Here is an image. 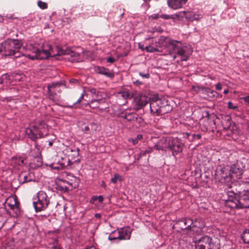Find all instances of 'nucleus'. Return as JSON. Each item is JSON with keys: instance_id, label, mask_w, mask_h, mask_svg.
<instances>
[{"instance_id": "obj_38", "label": "nucleus", "mask_w": 249, "mask_h": 249, "mask_svg": "<svg viewBox=\"0 0 249 249\" xmlns=\"http://www.w3.org/2000/svg\"><path fill=\"white\" fill-rule=\"evenodd\" d=\"M127 49L122 54H121L120 56L123 57L127 55L129 52V46L128 45H126Z\"/></svg>"}, {"instance_id": "obj_18", "label": "nucleus", "mask_w": 249, "mask_h": 249, "mask_svg": "<svg viewBox=\"0 0 249 249\" xmlns=\"http://www.w3.org/2000/svg\"><path fill=\"white\" fill-rule=\"evenodd\" d=\"M245 166L243 165L242 163L240 161H237L236 164L234 165V175H235L237 178L239 179L243 174Z\"/></svg>"}, {"instance_id": "obj_55", "label": "nucleus", "mask_w": 249, "mask_h": 249, "mask_svg": "<svg viewBox=\"0 0 249 249\" xmlns=\"http://www.w3.org/2000/svg\"><path fill=\"white\" fill-rule=\"evenodd\" d=\"M228 92V90H225L224 91V93L225 94H226V93H227Z\"/></svg>"}, {"instance_id": "obj_39", "label": "nucleus", "mask_w": 249, "mask_h": 249, "mask_svg": "<svg viewBox=\"0 0 249 249\" xmlns=\"http://www.w3.org/2000/svg\"><path fill=\"white\" fill-rule=\"evenodd\" d=\"M98 196H93L91 199L90 200V203L91 204H94L95 202L97 200Z\"/></svg>"}, {"instance_id": "obj_31", "label": "nucleus", "mask_w": 249, "mask_h": 249, "mask_svg": "<svg viewBox=\"0 0 249 249\" xmlns=\"http://www.w3.org/2000/svg\"><path fill=\"white\" fill-rule=\"evenodd\" d=\"M99 102H97V101L95 99H93L89 103H88V104H89L90 107L95 108L98 107V105L99 104Z\"/></svg>"}, {"instance_id": "obj_37", "label": "nucleus", "mask_w": 249, "mask_h": 249, "mask_svg": "<svg viewBox=\"0 0 249 249\" xmlns=\"http://www.w3.org/2000/svg\"><path fill=\"white\" fill-rule=\"evenodd\" d=\"M242 184L244 185L245 192L249 193V182H243Z\"/></svg>"}, {"instance_id": "obj_34", "label": "nucleus", "mask_w": 249, "mask_h": 249, "mask_svg": "<svg viewBox=\"0 0 249 249\" xmlns=\"http://www.w3.org/2000/svg\"><path fill=\"white\" fill-rule=\"evenodd\" d=\"M118 180H121V177L118 174H115L114 177L111 179V181L113 183H116Z\"/></svg>"}, {"instance_id": "obj_43", "label": "nucleus", "mask_w": 249, "mask_h": 249, "mask_svg": "<svg viewBox=\"0 0 249 249\" xmlns=\"http://www.w3.org/2000/svg\"><path fill=\"white\" fill-rule=\"evenodd\" d=\"M215 87L217 90H220L222 89V85L219 83L216 85Z\"/></svg>"}, {"instance_id": "obj_13", "label": "nucleus", "mask_w": 249, "mask_h": 249, "mask_svg": "<svg viewBox=\"0 0 249 249\" xmlns=\"http://www.w3.org/2000/svg\"><path fill=\"white\" fill-rule=\"evenodd\" d=\"M5 204L11 209L15 210L16 213L19 211L18 203L15 197L11 196L8 197L5 201Z\"/></svg>"}, {"instance_id": "obj_45", "label": "nucleus", "mask_w": 249, "mask_h": 249, "mask_svg": "<svg viewBox=\"0 0 249 249\" xmlns=\"http://www.w3.org/2000/svg\"><path fill=\"white\" fill-rule=\"evenodd\" d=\"M159 17L158 14H153L152 15H151L149 18H152V19H157Z\"/></svg>"}, {"instance_id": "obj_14", "label": "nucleus", "mask_w": 249, "mask_h": 249, "mask_svg": "<svg viewBox=\"0 0 249 249\" xmlns=\"http://www.w3.org/2000/svg\"><path fill=\"white\" fill-rule=\"evenodd\" d=\"M64 152L65 154L68 156L67 159H69L71 161H72V163L76 161V160L72 161L73 160L78 157L79 155V150L78 149L74 148L72 149L70 147H67Z\"/></svg>"}, {"instance_id": "obj_61", "label": "nucleus", "mask_w": 249, "mask_h": 249, "mask_svg": "<svg viewBox=\"0 0 249 249\" xmlns=\"http://www.w3.org/2000/svg\"><path fill=\"white\" fill-rule=\"evenodd\" d=\"M72 107V106H69V107Z\"/></svg>"}, {"instance_id": "obj_33", "label": "nucleus", "mask_w": 249, "mask_h": 249, "mask_svg": "<svg viewBox=\"0 0 249 249\" xmlns=\"http://www.w3.org/2000/svg\"><path fill=\"white\" fill-rule=\"evenodd\" d=\"M35 152V154H34L33 152H32V155L34 157H38L40 155V151L39 149L36 145L35 149L33 150Z\"/></svg>"}, {"instance_id": "obj_29", "label": "nucleus", "mask_w": 249, "mask_h": 249, "mask_svg": "<svg viewBox=\"0 0 249 249\" xmlns=\"http://www.w3.org/2000/svg\"><path fill=\"white\" fill-rule=\"evenodd\" d=\"M12 160L16 164L19 166L24 164V160L21 157L14 158Z\"/></svg>"}, {"instance_id": "obj_54", "label": "nucleus", "mask_w": 249, "mask_h": 249, "mask_svg": "<svg viewBox=\"0 0 249 249\" xmlns=\"http://www.w3.org/2000/svg\"><path fill=\"white\" fill-rule=\"evenodd\" d=\"M3 83V81L2 80V78H0V84Z\"/></svg>"}, {"instance_id": "obj_58", "label": "nucleus", "mask_w": 249, "mask_h": 249, "mask_svg": "<svg viewBox=\"0 0 249 249\" xmlns=\"http://www.w3.org/2000/svg\"><path fill=\"white\" fill-rule=\"evenodd\" d=\"M144 0V1L147 2V1H150V0Z\"/></svg>"}, {"instance_id": "obj_20", "label": "nucleus", "mask_w": 249, "mask_h": 249, "mask_svg": "<svg viewBox=\"0 0 249 249\" xmlns=\"http://www.w3.org/2000/svg\"><path fill=\"white\" fill-rule=\"evenodd\" d=\"M178 223L182 229H187L189 227L190 228V229H191L193 220L191 219L185 218L179 220Z\"/></svg>"}, {"instance_id": "obj_57", "label": "nucleus", "mask_w": 249, "mask_h": 249, "mask_svg": "<svg viewBox=\"0 0 249 249\" xmlns=\"http://www.w3.org/2000/svg\"><path fill=\"white\" fill-rule=\"evenodd\" d=\"M96 217H99V216H100V215H99V214H97L96 215Z\"/></svg>"}, {"instance_id": "obj_23", "label": "nucleus", "mask_w": 249, "mask_h": 249, "mask_svg": "<svg viewBox=\"0 0 249 249\" xmlns=\"http://www.w3.org/2000/svg\"><path fill=\"white\" fill-rule=\"evenodd\" d=\"M60 86V84L58 82L53 83L52 85L48 86V93L50 95L53 96L54 92L57 90V89Z\"/></svg>"}, {"instance_id": "obj_4", "label": "nucleus", "mask_w": 249, "mask_h": 249, "mask_svg": "<svg viewBox=\"0 0 249 249\" xmlns=\"http://www.w3.org/2000/svg\"><path fill=\"white\" fill-rule=\"evenodd\" d=\"M48 130L49 126L43 121H40L31 125L25 132L31 140H36L47 136Z\"/></svg>"}, {"instance_id": "obj_40", "label": "nucleus", "mask_w": 249, "mask_h": 249, "mask_svg": "<svg viewBox=\"0 0 249 249\" xmlns=\"http://www.w3.org/2000/svg\"><path fill=\"white\" fill-rule=\"evenodd\" d=\"M152 148H149L147 150H145V151H142V152H141L140 154H141V155H145V154L146 153H150V152H152Z\"/></svg>"}, {"instance_id": "obj_42", "label": "nucleus", "mask_w": 249, "mask_h": 249, "mask_svg": "<svg viewBox=\"0 0 249 249\" xmlns=\"http://www.w3.org/2000/svg\"><path fill=\"white\" fill-rule=\"evenodd\" d=\"M115 61V59L112 57H109L107 59V62L110 63H113Z\"/></svg>"}, {"instance_id": "obj_50", "label": "nucleus", "mask_w": 249, "mask_h": 249, "mask_svg": "<svg viewBox=\"0 0 249 249\" xmlns=\"http://www.w3.org/2000/svg\"><path fill=\"white\" fill-rule=\"evenodd\" d=\"M85 249H96V248L93 246H90L86 248Z\"/></svg>"}, {"instance_id": "obj_19", "label": "nucleus", "mask_w": 249, "mask_h": 249, "mask_svg": "<svg viewBox=\"0 0 249 249\" xmlns=\"http://www.w3.org/2000/svg\"><path fill=\"white\" fill-rule=\"evenodd\" d=\"M158 102H160V101H152L150 103V110L151 112L157 115H159L161 113V108L159 106Z\"/></svg>"}, {"instance_id": "obj_49", "label": "nucleus", "mask_w": 249, "mask_h": 249, "mask_svg": "<svg viewBox=\"0 0 249 249\" xmlns=\"http://www.w3.org/2000/svg\"><path fill=\"white\" fill-rule=\"evenodd\" d=\"M89 128L88 126H85L83 130L85 132H87L89 130Z\"/></svg>"}, {"instance_id": "obj_60", "label": "nucleus", "mask_w": 249, "mask_h": 249, "mask_svg": "<svg viewBox=\"0 0 249 249\" xmlns=\"http://www.w3.org/2000/svg\"><path fill=\"white\" fill-rule=\"evenodd\" d=\"M234 109H235L236 108V107L235 106H234Z\"/></svg>"}, {"instance_id": "obj_6", "label": "nucleus", "mask_w": 249, "mask_h": 249, "mask_svg": "<svg viewBox=\"0 0 249 249\" xmlns=\"http://www.w3.org/2000/svg\"><path fill=\"white\" fill-rule=\"evenodd\" d=\"M234 199H236L238 204L237 207L241 208H249V193L239 191L238 193H234Z\"/></svg>"}, {"instance_id": "obj_44", "label": "nucleus", "mask_w": 249, "mask_h": 249, "mask_svg": "<svg viewBox=\"0 0 249 249\" xmlns=\"http://www.w3.org/2000/svg\"><path fill=\"white\" fill-rule=\"evenodd\" d=\"M84 94H82L81 96L80 97V98H79V99L75 102L73 104V105H75L76 104H77V103H80L81 100L84 98Z\"/></svg>"}, {"instance_id": "obj_41", "label": "nucleus", "mask_w": 249, "mask_h": 249, "mask_svg": "<svg viewBox=\"0 0 249 249\" xmlns=\"http://www.w3.org/2000/svg\"><path fill=\"white\" fill-rule=\"evenodd\" d=\"M140 75L142 77H143V78H149V76H150V74L149 73H142V72H140Z\"/></svg>"}, {"instance_id": "obj_2", "label": "nucleus", "mask_w": 249, "mask_h": 249, "mask_svg": "<svg viewBox=\"0 0 249 249\" xmlns=\"http://www.w3.org/2000/svg\"><path fill=\"white\" fill-rule=\"evenodd\" d=\"M36 44H39L34 43L28 45L27 46V52L24 53L23 52L24 48L22 47L21 43L19 40L8 39L1 44L0 53H1V58L10 56H14L15 58H18L23 55L30 59L34 60L28 56V54H33L29 48L30 45Z\"/></svg>"}, {"instance_id": "obj_3", "label": "nucleus", "mask_w": 249, "mask_h": 249, "mask_svg": "<svg viewBox=\"0 0 249 249\" xmlns=\"http://www.w3.org/2000/svg\"><path fill=\"white\" fill-rule=\"evenodd\" d=\"M159 43L162 45V48H168L169 53L173 55L174 59L178 55L181 60H187L189 56L186 52L187 47L183 46L180 41L168 37H161L159 40Z\"/></svg>"}, {"instance_id": "obj_46", "label": "nucleus", "mask_w": 249, "mask_h": 249, "mask_svg": "<svg viewBox=\"0 0 249 249\" xmlns=\"http://www.w3.org/2000/svg\"><path fill=\"white\" fill-rule=\"evenodd\" d=\"M241 99H244L245 102L249 104V96L241 98Z\"/></svg>"}, {"instance_id": "obj_24", "label": "nucleus", "mask_w": 249, "mask_h": 249, "mask_svg": "<svg viewBox=\"0 0 249 249\" xmlns=\"http://www.w3.org/2000/svg\"><path fill=\"white\" fill-rule=\"evenodd\" d=\"M92 93L96 95V98L95 99L97 102H100L103 99H104L107 96L106 93L101 91H96L95 89H92L91 90Z\"/></svg>"}, {"instance_id": "obj_47", "label": "nucleus", "mask_w": 249, "mask_h": 249, "mask_svg": "<svg viewBox=\"0 0 249 249\" xmlns=\"http://www.w3.org/2000/svg\"><path fill=\"white\" fill-rule=\"evenodd\" d=\"M139 48L142 51L145 50V47H144V45L142 44L141 43H139Z\"/></svg>"}, {"instance_id": "obj_7", "label": "nucleus", "mask_w": 249, "mask_h": 249, "mask_svg": "<svg viewBox=\"0 0 249 249\" xmlns=\"http://www.w3.org/2000/svg\"><path fill=\"white\" fill-rule=\"evenodd\" d=\"M72 164L69 159L57 156L50 166L53 169H61Z\"/></svg>"}, {"instance_id": "obj_8", "label": "nucleus", "mask_w": 249, "mask_h": 249, "mask_svg": "<svg viewBox=\"0 0 249 249\" xmlns=\"http://www.w3.org/2000/svg\"><path fill=\"white\" fill-rule=\"evenodd\" d=\"M177 17L182 18L185 17L186 18L190 21L198 20L202 18V15L200 14L197 11H182L176 14Z\"/></svg>"}, {"instance_id": "obj_17", "label": "nucleus", "mask_w": 249, "mask_h": 249, "mask_svg": "<svg viewBox=\"0 0 249 249\" xmlns=\"http://www.w3.org/2000/svg\"><path fill=\"white\" fill-rule=\"evenodd\" d=\"M120 233V240H128L130 238L132 230L130 228L124 227L119 229Z\"/></svg>"}, {"instance_id": "obj_16", "label": "nucleus", "mask_w": 249, "mask_h": 249, "mask_svg": "<svg viewBox=\"0 0 249 249\" xmlns=\"http://www.w3.org/2000/svg\"><path fill=\"white\" fill-rule=\"evenodd\" d=\"M187 1V0H168L167 3L170 8L176 10L182 7Z\"/></svg>"}, {"instance_id": "obj_21", "label": "nucleus", "mask_w": 249, "mask_h": 249, "mask_svg": "<svg viewBox=\"0 0 249 249\" xmlns=\"http://www.w3.org/2000/svg\"><path fill=\"white\" fill-rule=\"evenodd\" d=\"M95 71L97 73L104 74L108 77H112L114 76L113 73L104 67H98L96 68Z\"/></svg>"}, {"instance_id": "obj_36", "label": "nucleus", "mask_w": 249, "mask_h": 249, "mask_svg": "<svg viewBox=\"0 0 249 249\" xmlns=\"http://www.w3.org/2000/svg\"><path fill=\"white\" fill-rule=\"evenodd\" d=\"M50 248L51 249H61L58 246L56 241H55L53 244H50Z\"/></svg>"}, {"instance_id": "obj_15", "label": "nucleus", "mask_w": 249, "mask_h": 249, "mask_svg": "<svg viewBox=\"0 0 249 249\" xmlns=\"http://www.w3.org/2000/svg\"><path fill=\"white\" fill-rule=\"evenodd\" d=\"M205 227V223L201 218H197L194 221L191 227V230L195 232H199Z\"/></svg>"}, {"instance_id": "obj_56", "label": "nucleus", "mask_w": 249, "mask_h": 249, "mask_svg": "<svg viewBox=\"0 0 249 249\" xmlns=\"http://www.w3.org/2000/svg\"><path fill=\"white\" fill-rule=\"evenodd\" d=\"M214 92H214V91H211V93L212 94H213V93H214Z\"/></svg>"}, {"instance_id": "obj_12", "label": "nucleus", "mask_w": 249, "mask_h": 249, "mask_svg": "<svg viewBox=\"0 0 249 249\" xmlns=\"http://www.w3.org/2000/svg\"><path fill=\"white\" fill-rule=\"evenodd\" d=\"M170 142V137L162 138L154 146V147L158 150H165L166 149H169Z\"/></svg>"}, {"instance_id": "obj_48", "label": "nucleus", "mask_w": 249, "mask_h": 249, "mask_svg": "<svg viewBox=\"0 0 249 249\" xmlns=\"http://www.w3.org/2000/svg\"><path fill=\"white\" fill-rule=\"evenodd\" d=\"M103 200H104V198H103V197L102 196H98L97 200H98V201H99L100 203L102 202V201H103Z\"/></svg>"}, {"instance_id": "obj_10", "label": "nucleus", "mask_w": 249, "mask_h": 249, "mask_svg": "<svg viewBox=\"0 0 249 249\" xmlns=\"http://www.w3.org/2000/svg\"><path fill=\"white\" fill-rule=\"evenodd\" d=\"M212 239L208 236H205L195 241L196 249H210Z\"/></svg>"}, {"instance_id": "obj_53", "label": "nucleus", "mask_w": 249, "mask_h": 249, "mask_svg": "<svg viewBox=\"0 0 249 249\" xmlns=\"http://www.w3.org/2000/svg\"><path fill=\"white\" fill-rule=\"evenodd\" d=\"M49 145L50 146H51L53 145V142L50 141L49 142Z\"/></svg>"}, {"instance_id": "obj_59", "label": "nucleus", "mask_w": 249, "mask_h": 249, "mask_svg": "<svg viewBox=\"0 0 249 249\" xmlns=\"http://www.w3.org/2000/svg\"><path fill=\"white\" fill-rule=\"evenodd\" d=\"M121 103V104H125V103H126V102H122V103Z\"/></svg>"}, {"instance_id": "obj_1", "label": "nucleus", "mask_w": 249, "mask_h": 249, "mask_svg": "<svg viewBox=\"0 0 249 249\" xmlns=\"http://www.w3.org/2000/svg\"><path fill=\"white\" fill-rule=\"evenodd\" d=\"M29 48L33 54H28V56L33 59H42L48 58L49 56L68 55L71 56L69 59L72 62L80 61L78 53L70 49L65 50L58 47H56L54 50L48 43L30 45Z\"/></svg>"}, {"instance_id": "obj_30", "label": "nucleus", "mask_w": 249, "mask_h": 249, "mask_svg": "<svg viewBox=\"0 0 249 249\" xmlns=\"http://www.w3.org/2000/svg\"><path fill=\"white\" fill-rule=\"evenodd\" d=\"M142 136L141 134H139L137 136L136 139L129 138L128 141L130 142H131L133 145H135L138 143L139 140H142Z\"/></svg>"}, {"instance_id": "obj_28", "label": "nucleus", "mask_w": 249, "mask_h": 249, "mask_svg": "<svg viewBox=\"0 0 249 249\" xmlns=\"http://www.w3.org/2000/svg\"><path fill=\"white\" fill-rule=\"evenodd\" d=\"M241 238L244 243L249 244V229L243 231L241 234Z\"/></svg>"}, {"instance_id": "obj_52", "label": "nucleus", "mask_w": 249, "mask_h": 249, "mask_svg": "<svg viewBox=\"0 0 249 249\" xmlns=\"http://www.w3.org/2000/svg\"><path fill=\"white\" fill-rule=\"evenodd\" d=\"M77 81L75 79H71L70 80V82L71 83H74L75 82H76Z\"/></svg>"}, {"instance_id": "obj_27", "label": "nucleus", "mask_w": 249, "mask_h": 249, "mask_svg": "<svg viewBox=\"0 0 249 249\" xmlns=\"http://www.w3.org/2000/svg\"><path fill=\"white\" fill-rule=\"evenodd\" d=\"M108 239L110 240L118 239L120 240V233L119 229L112 231L108 236Z\"/></svg>"}, {"instance_id": "obj_22", "label": "nucleus", "mask_w": 249, "mask_h": 249, "mask_svg": "<svg viewBox=\"0 0 249 249\" xmlns=\"http://www.w3.org/2000/svg\"><path fill=\"white\" fill-rule=\"evenodd\" d=\"M162 48V45L159 43V42L157 43L156 47H153L151 45L146 46L145 49L147 52L153 53L155 52H161Z\"/></svg>"}, {"instance_id": "obj_32", "label": "nucleus", "mask_w": 249, "mask_h": 249, "mask_svg": "<svg viewBox=\"0 0 249 249\" xmlns=\"http://www.w3.org/2000/svg\"><path fill=\"white\" fill-rule=\"evenodd\" d=\"M160 17L161 18H162L163 19H170V18L175 19L176 18H179V17H177L176 16V14L173 15H166V14H162Z\"/></svg>"}, {"instance_id": "obj_26", "label": "nucleus", "mask_w": 249, "mask_h": 249, "mask_svg": "<svg viewBox=\"0 0 249 249\" xmlns=\"http://www.w3.org/2000/svg\"><path fill=\"white\" fill-rule=\"evenodd\" d=\"M117 98L119 100H125L129 97V93L128 91L124 90L120 91L117 93Z\"/></svg>"}, {"instance_id": "obj_11", "label": "nucleus", "mask_w": 249, "mask_h": 249, "mask_svg": "<svg viewBox=\"0 0 249 249\" xmlns=\"http://www.w3.org/2000/svg\"><path fill=\"white\" fill-rule=\"evenodd\" d=\"M170 145L169 149L173 153H178L182 151L183 144L177 138L170 137Z\"/></svg>"}, {"instance_id": "obj_51", "label": "nucleus", "mask_w": 249, "mask_h": 249, "mask_svg": "<svg viewBox=\"0 0 249 249\" xmlns=\"http://www.w3.org/2000/svg\"><path fill=\"white\" fill-rule=\"evenodd\" d=\"M232 103L231 102H229V107L232 108Z\"/></svg>"}, {"instance_id": "obj_9", "label": "nucleus", "mask_w": 249, "mask_h": 249, "mask_svg": "<svg viewBox=\"0 0 249 249\" xmlns=\"http://www.w3.org/2000/svg\"><path fill=\"white\" fill-rule=\"evenodd\" d=\"M150 101L149 98L142 94L135 97L133 103L134 109L139 110L144 107Z\"/></svg>"}, {"instance_id": "obj_25", "label": "nucleus", "mask_w": 249, "mask_h": 249, "mask_svg": "<svg viewBox=\"0 0 249 249\" xmlns=\"http://www.w3.org/2000/svg\"><path fill=\"white\" fill-rule=\"evenodd\" d=\"M123 118L124 119L127 120L128 121H132L138 119V116L135 113H125Z\"/></svg>"}, {"instance_id": "obj_35", "label": "nucleus", "mask_w": 249, "mask_h": 249, "mask_svg": "<svg viewBox=\"0 0 249 249\" xmlns=\"http://www.w3.org/2000/svg\"><path fill=\"white\" fill-rule=\"evenodd\" d=\"M38 6L42 9H45L47 7V4L45 2H42L41 1H39L38 2Z\"/></svg>"}, {"instance_id": "obj_5", "label": "nucleus", "mask_w": 249, "mask_h": 249, "mask_svg": "<svg viewBox=\"0 0 249 249\" xmlns=\"http://www.w3.org/2000/svg\"><path fill=\"white\" fill-rule=\"evenodd\" d=\"M49 202V198L46 193L40 191L38 192L36 198H34L33 205L36 212H40L46 209Z\"/></svg>"}]
</instances>
